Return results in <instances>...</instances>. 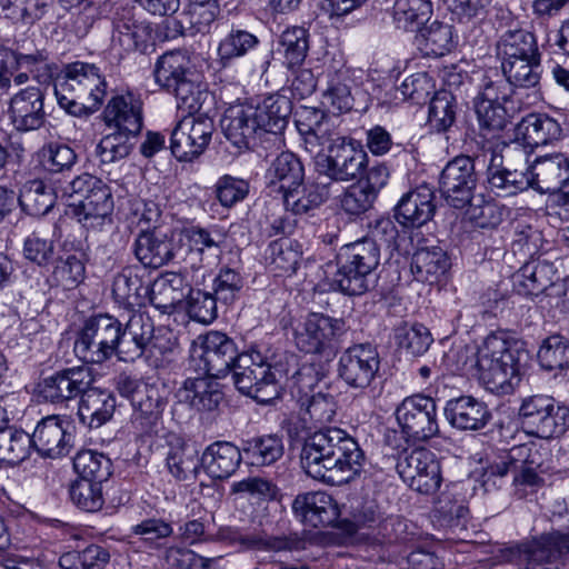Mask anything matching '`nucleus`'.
Returning <instances> with one entry per match:
<instances>
[{
  "label": "nucleus",
  "instance_id": "1",
  "mask_svg": "<svg viewBox=\"0 0 569 569\" xmlns=\"http://www.w3.org/2000/svg\"><path fill=\"white\" fill-rule=\"evenodd\" d=\"M300 459L309 477L340 486L360 473L365 453L357 440L345 430L327 428L305 439Z\"/></svg>",
  "mask_w": 569,
  "mask_h": 569
},
{
  "label": "nucleus",
  "instance_id": "2",
  "mask_svg": "<svg viewBox=\"0 0 569 569\" xmlns=\"http://www.w3.org/2000/svg\"><path fill=\"white\" fill-rule=\"evenodd\" d=\"M53 87L59 106L71 116L81 117L100 107L107 83L96 64L76 61L57 74Z\"/></svg>",
  "mask_w": 569,
  "mask_h": 569
},
{
  "label": "nucleus",
  "instance_id": "3",
  "mask_svg": "<svg viewBox=\"0 0 569 569\" xmlns=\"http://www.w3.org/2000/svg\"><path fill=\"white\" fill-rule=\"evenodd\" d=\"M153 77L160 88L176 97L178 108L187 112L201 110L209 98L186 50H171L159 56Z\"/></svg>",
  "mask_w": 569,
  "mask_h": 569
},
{
  "label": "nucleus",
  "instance_id": "4",
  "mask_svg": "<svg viewBox=\"0 0 569 569\" xmlns=\"http://www.w3.org/2000/svg\"><path fill=\"white\" fill-rule=\"evenodd\" d=\"M380 247L369 238L345 244L337 254L332 284L349 296H360L376 287L380 264Z\"/></svg>",
  "mask_w": 569,
  "mask_h": 569
},
{
  "label": "nucleus",
  "instance_id": "5",
  "mask_svg": "<svg viewBox=\"0 0 569 569\" xmlns=\"http://www.w3.org/2000/svg\"><path fill=\"white\" fill-rule=\"evenodd\" d=\"M518 349L501 336L489 335L478 349L476 359L477 377L490 391L508 392L518 380L520 370Z\"/></svg>",
  "mask_w": 569,
  "mask_h": 569
},
{
  "label": "nucleus",
  "instance_id": "6",
  "mask_svg": "<svg viewBox=\"0 0 569 569\" xmlns=\"http://www.w3.org/2000/svg\"><path fill=\"white\" fill-rule=\"evenodd\" d=\"M529 151L519 142L503 143L492 152L487 168L489 189L498 197L516 196L531 189Z\"/></svg>",
  "mask_w": 569,
  "mask_h": 569
},
{
  "label": "nucleus",
  "instance_id": "7",
  "mask_svg": "<svg viewBox=\"0 0 569 569\" xmlns=\"http://www.w3.org/2000/svg\"><path fill=\"white\" fill-rule=\"evenodd\" d=\"M120 320L99 313L84 320L73 343V351L84 363L101 365L112 356L121 361Z\"/></svg>",
  "mask_w": 569,
  "mask_h": 569
},
{
  "label": "nucleus",
  "instance_id": "8",
  "mask_svg": "<svg viewBox=\"0 0 569 569\" xmlns=\"http://www.w3.org/2000/svg\"><path fill=\"white\" fill-rule=\"evenodd\" d=\"M347 332L343 319L312 312L295 329V343L306 353L332 356Z\"/></svg>",
  "mask_w": 569,
  "mask_h": 569
},
{
  "label": "nucleus",
  "instance_id": "9",
  "mask_svg": "<svg viewBox=\"0 0 569 569\" xmlns=\"http://www.w3.org/2000/svg\"><path fill=\"white\" fill-rule=\"evenodd\" d=\"M368 156L362 147L345 137H337L328 146L327 153L316 156V170L336 182H349L359 178L367 167Z\"/></svg>",
  "mask_w": 569,
  "mask_h": 569
},
{
  "label": "nucleus",
  "instance_id": "10",
  "mask_svg": "<svg viewBox=\"0 0 569 569\" xmlns=\"http://www.w3.org/2000/svg\"><path fill=\"white\" fill-rule=\"evenodd\" d=\"M396 419L407 440L425 442L439 433L437 402L422 393L405 398L396 409Z\"/></svg>",
  "mask_w": 569,
  "mask_h": 569
},
{
  "label": "nucleus",
  "instance_id": "11",
  "mask_svg": "<svg viewBox=\"0 0 569 569\" xmlns=\"http://www.w3.org/2000/svg\"><path fill=\"white\" fill-rule=\"evenodd\" d=\"M214 122L204 112H188L173 128L170 137L171 153L179 161H191L209 146Z\"/></svg>",
  "mask_w": 569,
  "mask_h": 569
},
{
  "label": "nucleus",
  "instance_id": "12",
  "mask_svg": "<svg viewBox=\"0 0 569 569\" xmlns=\"http://www.w3.org/2000/svg\"><path fill=\"white\" fill-rule=\"evenodd\" d=\"M199 345L192 349V360H198L199 369L207 376L222 378L230 373L241 352L236 342L226 333L209 331L198 338Z\"/></svg>",
  "mask_w": 569,
  "mask_h": 569
},
{
  "label": "nucleus",
  "instance_id": "13",
  "mask_svg": "<svg viewBox=\"0 0 569 569\" xmlns=\"http://www.w3.org/2000/svg\"><path fill=\"white\" fill-rule=\"evenodd\" d=\"M477 182L473 158L461 154L450 160L440 172L439 190L450 207L463 209L471 204Z\"/></svg>",
  "mask_w": 569,
  "mask_h": 569
},
{
  "label": "nucleus",
  "instance_id": "14",
  "mask_svg": "<svg viewBox=\"0 0 569 569\" xmlns=\"http://www.w3.org/2000/svg\"><path fill=\"white\" fill-rule=\"evenodd\" d=\"M396 469L403 482L417 492L430 495L440 487V465L429 449L403 451L397 460Z\"/></svg>",
  "mask_w": 569,
  "mask_h": 569
},
{
  "label": "nucleus",
  "instance_id": "15",
  "mask_svg": "<svg viewBox=\"0 0 569 569\" xmlns=\"http://www.w3.org/2000/svg\"><path fill=\"white\" fill-rule=\"evenodd\" d=\"M519 417L527 432L538 438H556L565 432V413L550 397L533 396L525 399Z\"/></svg>",
  "mask_w": 569,
  "mask_h": 569
},
{
  "label": "nucleus",
  "instance_id": "16",
  "mask_svg": "<svg viewBox=\"0 0 569 569\" xmlns=\"http://www.w3.org/2000/svg\"><path fill=\"white\" fill-rule=\"evenodd\" d=\"M380 357L371 343H358L347 348L338 361V377L350 388L363 390L376 379Z\"/></svg>",
  "mask_w": 569,
  "mask_h": 569
},
{
  "label": "nucleus",
  "instance_id": "17",
  "mask_svg": "<svg viewBox=\"0 0 569 569\" xmlns=\"http://www.w3.org/2000/svg\"><path fill=\"white\" fill-rule=\"evenodd\" d=\"M94 381L93 371L88 366L61 369L39 382V396L53 405L66 403L81 398Z\"/></svg>",
  "mask_w": 569,
  "mask_h": 569
},
{
  "label": "nucleus",
  "instance_id": "18",
  "mask_svg": "<svg viewBox=\"0 0 569 569\" xmlns=\"http://www.w3.org/2000/svg\"><path fill=\"white\" fill-rule=\"evenodd\" d=\"M530 456L531 448L529 446H515L500 455L488 467L486 475L488 477H505L509 471H512L515 473L513 486L517 493L522 497L526 495L527 488H538L543 481L532 467L535 461L530 459Z\"/></svg>",
  "mask_w": 569,
  "mask_h": 569
},
{
  "label": "nucleus",
  "instance_id": "19",
  "mask_svg": "<svg viewBox=\"0 0 569 569\" xmlns=\"http://www.w3.org/2000/svg\"><path fill=\"white\" fill-rule=\"evenodd\" d=\"M133 253L146 268L158 269L181 256L174 234L157 230H141L133 244Z\"/></svg>",
  "mask_w": 569,
  "mask_h": 569
},
{
  "label": "nucleus",
  "instance_id": "20",
  "mask_svg": "<svg viewBox=\"0 0 569 569\" xmlns=\"http://www.w3.org/2000/svg\"><path fill=\"white\" fill-rule=\"evenodd\" d=\"M30 437L32 448L46 458L64 457L73 447V436L58 416H48L39 421Z\"/></svg>",
  "mask_w": 569,
  "mask_h": 569
},
{
  "label": "nucleus",
  "instance_id": "21",
  "mask_svg": "<svg viewBox=\"0 0 569 569\" xmlns=\"http://www.w3.org/2000/svg\"><path fill=\"white\" fill-rule=\"evenodd\" d=\"M44 93L39 87H28L14 93L9 103V118L18 131L41 128L46 121Z\"/></svg>",
  "mask_w": 569,
  "mask_h": 569
},
{
  "label": "nucleus",
  "instance_id": "22",
  "mask_svg": "<svg viewBox=\"0 0 569 569\" xmlns=\"http://www.w3.org/2000/svg\"><path fill=\"white\" fill-rule=\"evenodd\" d=\"M71 207L78 221L87 229L101 230L106 224H112V193L102 180L78 203H71Z\"/></svg>",
  "mask_w": 569,
  "mask_h": 569
},
{
  "label": "nucleus",
  "instance_id": "23",
  "mask_svg": "<svg viewBox=\"0 0 569 569\" xmlns=\"http://www.w3.org/2000/svg\"><path fill=\"white\" fill-rule=\"evenodd\" d=\"M443 412L449 425L460 431L482 430L492 418L487 403L472 396L449 399Z\"/></svg>",
  "mask_w": 569,
  "mask_h": 569
},
{
  "label": "nucleus",
  "instance_id": "24",
  "mask_svg": "<svg viewBox=\"0 0 569 569\" xmlns=\"http://www.w3.org/2000/svg\"><path fill=\"white\" fill-rule=\"evenodd\" d=\"M109 129L137 137L143 126L142 101L128 93L112 97L103 111Z\"/></svg>",
  "mask_w": 569,
  "mask_h": 569
},
{
  "label": "nucleus",
  "instance_id": "25",
  "mask_svg": "<svg viewBox=\"0 0 569 569\" xmlns=\"http://www.w3.org/2000/svg\"><path fill=\"white\" fill-rule=\"evenodd\" d=\"M114 302L127 310L141 309L150 297V282L144 280L142 269L127 266L119 271L112 282Z\"/></svg>",
  "mask_w": 569,
  "mask_h": 569
},
{
  "label": "nucleus",
  "instance_id": "26",
  "mask_svg": "<svg viewBox=\"0 0 569 569\" xmlns=\"http://www.w3.org/2000/svg\"><path fill=\"white\" fill-rule=\"evenodd\" d=\"M131 315L123 325L120 321L121 361L134 362L146 352L147 342L154 333L152 319L140 309L130 310Z\"/></svg>",
  "mask_w": 569,
  "mask_h": 569
},
{
  "label": "nucleus",
  "instance_id": "27",
  "mask_svg": "<svg viewBox=\"0 0 569 569\" xmlns=\"http://www.w3.org/2000/svg\"><path fill=\"white\" fill-rule=\"evenodd\" d=\"M531 189L539 193H553L561 190L569 180V160L562 153L538 157L529 163Z\"/></svg>",
  "mask_w": 569,
  "mask_h": 569
},
{
  "label": "nucleus",
  "instance_id": "28",
  "mask_svg": "<svg viewBox=\"0 0 569 569\" xmlns=\"http://www.w3.org/2000/svg\"><path fill=\"white\" fill-rule=\"evenodd\" d=\"M436 211L435 192L421 184L405 193L395 208V218L403 227H421L433 217Z\"/></svg>",
  "mask_w": 569,
  "mask_h": 569
},
{
  "label": "nucleus",
  "instance_id": "29",
  "mask_svg": "<svg viewBox=\"0 0 569 569\" xmlns=\"http://www.w3.org/2000/svg\"><path fill=\"white\" fill-rule=\"evenodd\" d=\"M253 114L252 104H236L229 107L221 119L226 139L239 150L249 149L256 134L261 132Z\"/></svg>",
  "mask_w": 569,
  "mask_h": 569
},
{
  "label": "nucleus",
  "instance_id": "30",
  "mask_svg": "<svg viewBox=\"0 0 569 569\" xmlns=\"http://www.w3.org/2000/svg\"><path fill=\"white\" fill-rule=\"evenodd\" d=\"M292 511L302 522L313 528L332 526L339 518L335 500L325 492L298 495L292 502Z\"/></svg>",
  "mask_w": 569,
  "mask_h": 569
},
{
  "label": "nucleus",
  "instance_id": "31",
  "mask_svg": "<svg viewBox=\"0 0 569 569\" xmlns=\"http://www.w3.org/2000/svg\"><path fill=\"white\" fill-rule=\"evenodd\" d=\"M149 27L138 22L131 8L118 9L112 18L111 43L124 52H144L148 47Z\"/></svg>",
  "mask_w": 569,
  "mask_h": 569
},
{
  "label": "nucleus",
  "instance_id": "32",
  "mask_svg": "<svg viewBox=\"0 0 569 569\" xmlns=\"http://www.w3.org/2000/svg\"><path fill=\"white\" fill-rule=\"evenodd\" d=\"M114 410V396L92 385L81 396L77 416L80 423L90 429H97L112 418Z\"/></svg>",
  "mask_w": 569,
  "mask_h": 569
},
{
  "label": "nucleus",
  "instance_id": "33",
  "mask_svg": "<svg viewBox=\"0 0 569 569\" xmlns=\"http://www.w3.org/2000/svg\"><path fill=\"white\" fill-rule=\"evenodd\" d=\"M241 446L229 441H216L208 446L201 456V466L214 479L232 476L243 460Z\"/></svg>",
  "mask_w": 569,
  "mask_h": 569
},
{
  "label": "nucleus",
  "instance_id": "34",
  "mask_svg": "<svg viewBox=\"0 0 569 569\" xmlns=\"http://www.w3.org/2000/svg\"><path fill=\"white\" fill-rule=\"evenodd\" d=\"M217 538L231 543H240L250 550L286 551L298 549L300 541L287 536H271L266 532H252L241 535L238 528L221 527L217 531Z\"/></svg>",
  "mask_w": 569,
  "mask_h": 569
},
{
  "label": "nucleus",
  "instance_id": "35",
  "mask_svg": "<svg viewBox=\"0 0 569 569\" xmlns=\"http://www.w3.org/2000/svg\"><path fill=\"white\" fill-rule=\"evenodd\" d=\"M133 413L131 422L140 435L157 433L161 425L166 406L160 389L153 385L131 403Z\"/></svg>",
  "mask_w": 569,
  "mask_h": 569
},
{
  "label": "nucleus",
  "instance_id": "36",
  "mask_svg": "<svg viewBox=\"0 0 569 569\" xmlns=\"http://www.w3.org/2000/svg\"><path fill=\"white\" fill-rule=\"evenodd\" d=\"M561 132L557 120L547 114L531 113L518 124L513 141H519L528 150L559 139Z\"/></svg>",
  "mask_w": 569,
  "mask_h": 569
},
{
  "label": "nucleus",
  "instance_id": "37",
  "mask_svg": "<svg viewBox=\"0 0 569 569\" xmlns=\"http://www.w3.org/2000/svg\"><path fill=\"white\" fill-rule=\"evenodd\" d=\"M253 111L261 132L280 134L289 122L292 103L286 96L271 94L253 106Z\"/></svg>",
  "mask_w": 569,
  "mask_h": 569
},
{
  "label": "nucleus",
  "instance_id": "38",
  "mask_svg": "<svg viewBox=\"0 0 569 569\" xmlns=\"http://www.w3.org/2000/svg\"><path fill=\"white\" fill-rule=\"evenodd\" d=\"M184 277L177 272H166L150 284L148 301L162 313H171L186 298Z\"/></svg>",
  "mask_w": 569,
  "mask_h": 569
},
{
  "label": "nucleus",
  "instance_id": "39",
  "mask_svg": "<svg viewBox=\"0 0 569 569\" xmlns=\"http://www.w3.org/2000/svg\"><path fill=\"white\" fill-rule=\"evenodd\" d=\"M497 53L501 58V63L541 54L536 36L526 29L505 31L497 42Z\"/></svg>",
  "mask_w": 569,
  "mask_h": 569
},
{
  "label": "nucleus",
  "instance_id": "40",
  "mask_svg": "<svg viewBox=\"0 0 569 569\" xmlns=\"http://www.w3.org/2000/svg\"><path fill=\"white\" fill-rule=\"evenodd\" d=\"M267 177L271 184H279V190L284 194L302 187L305 167L295 153L289 151L281 152L271 162Z\"/></svg>",
  "mask_w": 569,
  "mask_h": 569
},
{
  "label": "nucleus",
  "instance_id": "41",
  "mask_svg": "<svg viewBox=\"0 0 569 569\" xmlns=\"http://www.w3.org/2000/svg\"><path fill=\"white\" fill-rule=\"evenodd\" d=\"M243 460L252 467L270 466L283 455V442L278 435L256 436L241 441Z\"/></svg>",
  "mask_w": 569,
  "mask_h": 569
},
{
  "label": "nucleus",
  "instance_id": "42",
  "mask_svg": "<svg viewBox=\"0 0 569 569\" xmlns=\"http://www.w3.org/2000/svg\"><path fill=\"white\" fill-rule=\"evenodd\" d=\"M217 378H188L182 388L184 400L198 410L212 411L223 399V392Z\"/></svg>",
  "mask_w": 569,
  "mask_h": 569
},
{
  "label": "nucleus",
  "instance_id": "43",
  "mask_svg": "<svg viewBox=\"0 0 569 569\" xmlns=\"http://www.w3.org/2000/svg\"><path fill=\"white\" fill-rule=\"evenodd\" d=\"M411 271L418 281H436L450 267L446 251L437 246L417 249L411 258Z\"/></svg>",
  "mask_w": 569,
  "mask_h": 569
},
{
  "label": "nucleus",
  "instance_id": "44",
  "mask_svg": "<svg viewBox=\"0 0 569 569\" xmlns=\"http://www.w3.org/2000/svg\"><path fill=\"white\" fill-rule=\"evenodd\" d=\"M57 192V190L47 186L42 180H30L21 188L18 202L21 209L29 216H44L54 206Z\"/></svg>",
  "mask_w": 569,
  "mask_h": 569
},
{
  "label": "nucleus",
  "instance_id": "45",
  "mask_svg": "<svg viewBox=\"0 0 569 569\" xmlns=\"http://www.w3.org/2000/svg\"><path fill=\"white\" fill-rule=\"evenodd\" d=\"M432 3L430 0H396L393 21L398 29L419 32L430 20Z\"/></svg>",
  "mask_w": 569,
  "mask_h": 569
},
{
  "label": "nucleus",
  "instance_id": "46",
  "mask_svg": "<svg viewBox=\"0 0 569 569\" xmlns=\"http://www.w3.org/2000/svg\"><path fill=\"white\" fill-rule=\"evenodd\" d=\"M309 31L303 27L287 28L279 38L278 53L283 64L292 69L305 61L309 51Z\"/></svg>",
  "mask_w": 569,
  "mask_h": 569
},
{
  "label": "nucleus",
  "instance_id": "47",
  "mask_svg": "<svg viewBox=\"0 0 569 569\" xmlns=\"http://www.w3.org/2000/svg\"><path fill=\"white\" fill-rule=\"evenodd\" d=\"M417 41L426 56L441 57L453 48L452 27L435 20L422 27Z\"/></svg>",
  "mask_w": 569,
  "mask_h": 569
},
{
  "label": "nucleus",
  "instance_id": "48",
  "mask_svg": "<svg viewBox=\"0 0 569 569\" xmlns=\"http://www.w3.org/2000/svg\"><path fill=\"white\" fill-rule=\"evenodd\" d=\"M73 469L81 480L102 485L112 475V462L101 452L82 450L73 458Z\"/></svg>",
  "mask_w": 569,
  "mask_h": 569
},
{
  "label": "nucleus",
  "instance_id": "49",
  "mask_svg": "<svg viewBox=\"0 0 569 569\" xmlns=\"http://www.w3.org/2000/svg\"><path fill=\"white\" fill-rule=\"evenodd\" d=\"M503 76L512 88L532 89L541 80V54L529 59H520L509 63H501Z\"/></svg>",
  "mask_w": 569,
  "mask_h": 569
},
{
  "label": "nucleus",
  "instance_id": "50",
  "mask_svg": "<svg viewBox=\"0 0 569 569\" xmlns=\"http://www.w3.org/2000/svg\"><path fill=\"white\" fill-rule=\"evenodd\" d=\"M284 376H288V371L282 368L281 363L271 365L268 362V365L263 367L261 375L254 376V380L251 382L252 390L250 392H243L242 395L251 397L259 403H270L272 400L280 397V380Z\"/></svg>",
  "mask_w": 569,
  "mask_h": 569
},
{
  "label": "nucleus",
  "instance_id": "51",
  "mask_svg": "<svg viewBox=\"0 0 569 569\" xmlns=\"http://www.w3.org/2000/svg\"><path fill=\"white\" fill-rule=\"evenodd\" d=\"M258 37L244 29L232 27L222 38L218 47V56L222 66L244 57L259 46Z\"/></svg>",
  "mask_w": 569,
  "mask_h": 569
},
{
  "label": "nucleus",
  "instance_id": "52",
  "mask_svg": "<svg viewBox=\"0 0 569 569\" xmlns=\"http://www.w3.org/2000/svg\"><path fill=\"white\" fill-rule=\"evenodd\" d=\"M166 461L170 473L178 480H188L196 477L201 466V458H199L197 448L184 442L171 447Z\"/></svg>",
  "mask_w": 569,
  "mask_h": 569
},
{
  "label": "nucleus",
  "instance_id": "53",
  "mask_svg": "<svg viewBox=\"0 0 569 569\" xmlns=\"http://www.w3.org/2000/svg\"><path fill=\"white\" fill-rule=\"evenodd\" d=\"M395 341L399 350L407 356H422L433 339L429 329L421 323H403L395 330Z\"/></svg>",
  "mask_w": 569,
  "mask_h": 569
},
{
  "label": "nucleus",
  "instance_id": "54",
  "mask_svg": "<svg viewBox=\"0 0 569 569\" xmlns=\"http://www.w3.org/2000/svg\"><path fill=\"white\" fill-rule=\"evenodd\" d=\"M31 437L13 426L0 432V462L18 465L26 460L31 450Z\"/></svg>",
  "mask_w": 569,
  "mask_h": 569
},
{
  "label": "nucleus",
  "instance_id": "55",
  "mask_svg": "<svg viewBox=\"0 0 569 569\" xmlns=\"http://www.w3.org/2000/svg\"><path fill=\"white\" fill-rule=\"evenodd\" d=\"M266 365H268V360L261 352L253 349L241 352L231 371L236 388L241 393L250 392L252 390L251 382L254 380V376H260Z\"/></svg>",
  "mask_w": 569,
  "mask_h": 569
},
{
  "label": "nucleus",
  "instance_id": "56",
  "mask_svg": "<svg viewBox=\"0 0 569 569\" xmlns=\"http://www.w3.org/2000/svg\"><path fill=\"white\" fill-rule=\"evenodd\" d=\"M456 98L446 90L435 92L430 99L428 122L437 132H446L456 121Z\"/></svg>",
  "mask_w": 569,
  "mask_h": 569
},
{
  "label": "nucleus",
  "instance_id": "57",
  "mask_svg": "<svg viewBox=\"0 0 569 569\" xmlns=\"http://www.w3.org/2000/svg\"><path fill=\"white\" fill-rule=\"evenodd\" d=\"M270 266L282 273L296 272L301 259V246L298 241L282 238L272 241L268 248Z\"/></svg>",
  "mask_w": 569,
  "mask_h": 569
},
{
  "label": "nucleus",
  "instance_id": "58",
  "mask_svg": "<svg viewBox=\"0 0 569 569\" xmlns=\"http://www.w3.org/2000/svg\"><path fill=\"white\" fill-rule=\"evenodd\" d=\"M337 408L336 397L332 393L318 391L307 400L302 420L315 428L330 423L337 413Z\"/></svg>",
  "mask_w": 569,
  "mask_h": 569
},
{
  "label": "nucleus",
  "instance_id": "59",
  "mask_svg": "<svg viewBox=\"0 0 569 569\" xmlns=\"http://www.w3.org/2000/svg\"><path fill=\"white\" fill-rule=\"evenodd\" d=\"M219 11V0H188L182 18L194 32L204 33Z\"/></svg>",
  "mask_w": 569,
  "mask_h": 569
},
{
  "label": "nucleus",
  "instance_id": "60",
  "mask_svg": "<svg viewBox=\"0 0 569 569\" xmlns=\"http://www.w3.org/2000/svg\"><path fill=\"white\" fill-rule=\"evenodd\" d=\"M77 162V154L67 144L50 142L41 150V163L50 174L66 176Z\"/></svg>",
  "mask_w": 569,
  "mask_h": 569
},
{
  "label": "nucleus",
  "instance_id": "61",
  "mask_svg": "<svg viewBox=\"0 0 569 569\" xmlns=\"http://www.w3.org/2000/svg\"><path fill=\"white\" fill-rule=\"evenodd\" d=\"M540 366L548 370L562 369L569 365V345L562 336L548 337L538 351Z\"/></svg>",
  "mask_w": 569,
  "mask_h": 569
},
{
  "label": "nucleus",
  "instance_id": "62",
  "mask_svg": "<svg viewBox=\"0 0 569 569\" xmlns=\"http://www.w3.org/2000/svg\"><path fill=\"white\" fill-rule=\"evenodd\" d=\"M220 559V556H200L186 547L172 546L166 551L167 562L176 569H218Z\"/></svg>",
  "mask_w": 569,
  "mask_h": 569
},
{
  "label": "nucleus",
  "instance_id": "63",
  "mask_svg": "<svg viewBox=\"0 0 569 569\" xmlns=\"http://www.w3.org/2000/svg\"><path fill=\"white\" fill-rule=\"evenodd\" d=\"M329 197L326 188L313 190V188H305L291 190L283 194V204L288 211L293 214H303L309 210L319 207Z\"/></svg>",
  "mask_w": 569,
  "mask_h": 569
},
{
  "label": "nucleus",
  "instance_id": "64",
  "mask_svg": "<svg viewBox=\"0 0 569 569\" xmlns=\"http://www.w3.org/2000/svg\"><path fill=\"white\" fill-rule=\"evenodd\" d=\"M243 283V278L237 270L221 268L213 280L212 296L223 305H231L240 297Z\"/></svg>",
  "mask_w": 569,
  "mask_h": 569
}]
</instances>
